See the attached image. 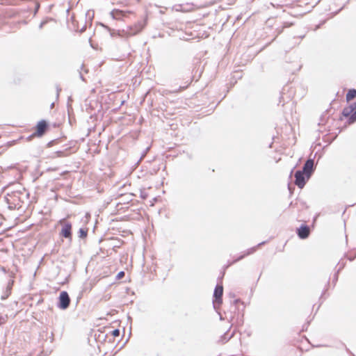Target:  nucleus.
I'll return each instance as SVG.
<instances>
[{
  "label": "nucleus",
  "mask_w": 356,
  "mask_h": 356,
  "mask_svg": "<svg viewBox=\"0 0 356 356\" xmlns=\"http://www.w3.org/2000/svg\"><path fill=\"white\" fill-rule=\"evenodd\" d=\"M343 116L348 118L349 124H352L356 121V103H353L348 107L343 108L342 112Z\"/></svg>",
  "instance_id": "obj_1"
},
{
  "label": "nucleus",
  "mask_w": 356,
  "mask_h": 356,
  "mask_svg": "<svg viewBox=\"0 0 356 356\" xmlns=\"http://www.w3.org/2000/svg\"><path fill=\"white\" fill-rule=\"evenodd\" d=\"M70 303V298L66 291L60 292L58 298V307L60 309H66Z\"/></svg>",
  "instance_id": "obj_2"
},
{
  "label": "nucleus",
  "mask_w": 356,
  "mask_h": 356,
  "mask_svg": "<svg viewBox=\"0 0 356 356\" xmlns=\"http://www.w3.org/2000/svg\"><path fill=\"white\" fill-rule=\"evenodd\" d=\"M60 223L63 225L60 234L66 238H72V225L68 222H65L64 219L60 220Z\"/></svg>",
  "instance_id": "obj_3"
},
{
  "label": "nucleus",
  "mask_w": 356,
  "mask_h": 356,
  "mask_svg": "<svg viewBox=\"0 0 356 356\" xmlns=\"http://www.w3.org/2000/svg\"><path fill=\"white\" fill-rule=\"evenodd\" d=\"M307 177L305 176V174L303 173L301 170H298L295 173V184L296 186H298L300 188H302L307 181Z\"/></svg>",
  "instance_id": "obj_4"
},
{
  "label": "nucleus",
  "mask_w": 356,
  "mask_h": 356,
  "mask_svg": "<svg viewBox=\"0 0 356 356\" xmlns=\"http://www.w3.org/2000/svg\"><path fill=\"white\" fill-rule=\"evenodd\" d=\"M145 26V21H140L133 26H130L127 31V35L128 36L134 35L136 33L142 31Z\"/></svg>",
  "instance_id": "obj_5"
},
{
  "label": "nucleus",
  "mask_w": 356,
  "mask_h": 356,
  "mask_svg": "<svg viewBox=\"0 0 356 356\" xmlns=\"http://www.w3.org/2000/svg\"><path fill=\"white\" fill-rule=\"evenodd\" d=\"M301 171L305 174L307 179H309L314 171V161L312 159H308L304 164L302 170Z\"/></svg>",
  "instance_id": "obj_6"
},
{
  "label": "nucleus",
  "mask_w": 356,
  "mask_h": 356,
  "mask_svg": "<svg viewBox=\"0 0 356 356\" xmlns=\"http://www.w3.org/2000/svg\"><path fill=\"white\" fill-rule=\"evenodd\" d=\"M222 293H223L222 286L217 285L216 286V289H215L214 293H213V298L215 299L213 301V304H214L215 307H216V305H217V304L220 305L222 303Z\"/></svg>",
  "instance_id": "obj_7"
},
{
  "label": "nucleus",
  "mask_w": 356,
  "mask_h": 356,
  "mask_svg": "<svg viewBox=\"0 0 356 356\" xmlns=\"http://www.w3.org/2000/svg\"><path fill=\"white\" fill-rule=\"evenodd\" d=\"M309 228L306 225H302L300 228L298 229L297 232L298 236L302 239L307 238L309 235Z\"/></svg>",
  "instance_id": "obj_8"
},
{
  "label": "nucleus",
  "mask_w": 356,
  "mask_h": 356,
  "mask_svg": "<svg viewBox=\"0 0 356 356\" xmlns=\"http://www.w3.org/2000/svg\"><path fill=\"white\" fill-rule=\"evenodd\" d=\"M47 127V124L45 121L42 120L39 122L37 124V133L38 135L42 136L45 132Z\"/></svg>",
  "instance_id": "obj_9"
},
{
  "label": "nucleus",
  "mask_w": 356,
  "mask_h": 356,
  "mask_svg": "<svg viewBox=\"0 0 356 356\" xmlns=\"http://www.w3.org/2000/svg\"><path fill=\"white\" fill-rule=\"evenodd\" d=\"M257 247L258 246H255V247H253V248H249L247 250H245L243 253V254L241 255L240 257H238V258H236L234 261L233 263L234 262H236V261H238L241 259H243L245 256H248V255H250V254H253L257 249Z\"/></svg>",
  "instance_id": "obj_10"
},
{
  "label": "nucleus",
  "mask_w": 356,
  "mask_h": 356,
  "mask_svg": "<svg viewBox=\"0 0 356 356\" xmlns=\"http://www.w3.org/2000/svg\"><path fill=\"white\" fill-rule=\"evenodd\" d=\"M110 15L112 17V18L115 19H120L125 15V13L122 10H114L110 13Z\"/></svg>",
  "instance_id": "obj_11"
},
{
  "label": "nucleus",
  "mask_w": 356,
  "mask_h": 356,
  "mask_svg": "<svg viewBox=\"0 0 356 356\" xmlns=\"http://www.w3.org/2000/svg\"><path fill=\"white\" fill-rule=\"evenodd\" d=\"M356 97V90L350 89L346 94V98L347 102H350Z\"/></svg>",
  "instance_id": "obj_12"
},
{
  "label": "nucleus",
  "mask_w": 356,
  "mask_h": 356,
  "mask_svg": "<svg viewBox=\"0 0 356 356\" xmlns=\"http://www.w3.org/2000/svg\"><path fill=\"white\" fill-rule=\"evenodd\" d=\"M87 235V232L85 231L83 229H79V236L81 238H84L86 237Z\"/></svg>",
  "instance_id": "obj_13"
},
{
  "label": "nucleus",
  "mask_w": 356,
  "mask_h": 356,
  "mask_svg": "<svg viewBox=\"0 0 356 356\" xmlns=\"http://www.w3.org/2000/svg\"><path fill=\"white\" fill-rule=\"evenodd\" d=\"M112 334L114 337H118L120 335V330H118V329H115V330H113Z\"/></svg>",
  "instance_id": "obj_14"
},
{
  "label": "nucleus",
  "mask_w": 356,
  "mask_h": 356,
  "mask_svg": "<svg viewBox=\"0 0 356 356\" xmlns=\"http://www.w3.org/2000/svg\"><path fill=\"white\" fill-rule=\"evenodd\" d=\"M124 275V273L123 271H120L117 275V279L120 280L122 278Z\"/></svg>",
  "instance_id": "obj_15"
},
{
  "label": "nucleus",
  "mask_w": 356,
  "mask_h": 356,
  "mask_svg": "<svg viewBox=\"0 0 356 356\" xmlns=\"http://www.w3.org/2000/svg\"><path fill=\"white\" fill-rule=\"evenodd\" d=\"M44 24H45V22H42L40 23V26H39V28H40V29H42V26H43V25H44Z\"/></svg>",
  "instance_id": "obj_16"
},
{
  "label": "nucleus",
  "mask_w": 356,
  "mask_h": 356,
  "mask_svg": "<svg viewBox=\"0 0 356 356\" xmlns=\"http://www.w3.org/2000/svg\"><path fill=\"white\" fill-rule=\"evenodd\" d=\"M264 242L260 243L258 245V246H259V245H262V244H264Z\"/></svg>",
  "instance_id": "obj_17"
},
{
  "label": "nucleus",
  "mask_w": 356,
  "mask_h": 356,
  "mask_svg": "<svg viewBox=\"0 0 356 356\" xmlns=\"http://www.w3.org/2000/svg\"><path fill=\"white\" fill-rule=\"evenodd\" d=\"M59 90H57V95H58Z\"/></svg>",
  "instance_id": "obj_18"
},
{
  "label": "nucleus",
  "mask_w": 356,
  "mask_h": 356,
  "mask_svg": "<svg viewBox=\"0 0 356 356\" xmlns=\"http://www.w3.org/2000/svg\"><path fill=\"white\" fill-rule=\"evenodd\" d=\"M353 356H355V355H353Z\"/></svg>",
  "instance_id": "obj_19"
}]
</instances>
